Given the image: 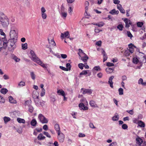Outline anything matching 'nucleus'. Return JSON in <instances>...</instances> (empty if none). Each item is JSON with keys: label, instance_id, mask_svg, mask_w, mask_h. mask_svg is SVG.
I'll return each instance as SVG.
<instances>
[{"label": "nucleus", "instance_id": "61", "mask_svg": "<svg viewBox=\"0 0 146 146\" xmlns=\"http://www.w3.org/2000/svg\"><path fill=\"white\" fill-rule=\"evenodd\" d=\"M41 13H45L46 11V10L44 7H42L41 8Z\"/></svg>", "mask_w": 146, "mask_h": 146}, {"label": "nucleus", "instance_id": "20", "mask_svg": "<svg viewBox=\"0 0 146 146\" xmlns=\"http://www.w3.org/2000/svg\"><path fill=\"white\" fill-rule=\"evenodd\" d=\"M11 57L16 62H19L20 60V59L17 58V57L14 54H12Z\"/></svg>", "mask_w": 146, "mask_h": 146}, {"label": "nucleus", "instance_id": "62", "mask_svg": "<svg viewBox=\"0 0 146 146\" xmlns=\"http://www.w3.org/2000/svg\"><path fill=\"white\" fill-rule=\"evenodd\" d=\"M0 33L1 35H3L5 36V33L3 32V30L2 29H0Z\"/></svg>", "mask_w": 146, "mask_h": 146}, {"label": "nucleus", "instance_id": "4", "mask_svg": "<svg viewBox=\"0 0 146 146\" xmlns=\"http://www.w3.org/2000/svg\"><path fill=\"white\" fill-rule=\"evenodd\" d=\"M10 39H17V35L15 30H11L10 32Z\"/></svg>", "mask_w": 146, "mask_h": 146}, {"label": "nucleus", "instance_id": "15", "mask_svg": "<svg viewBox=\"0 0 146 146\" xmlns=\"http://www.w3.org/2000/svg\"><path fill=\"white\" fill-rule=\"evenodd\" d=\"M68 35H70L69 32L68 31H66L63 33H61L60 37L61 38H64L68 37Z\"/></svg>", "mask_w": 146, "mask_h": 146}, {"label": "nucleus", "instance_id": "32", "mask_svg": "<svg viewBox=\"0 0 146 146\" xmlns=\"http://www.w3.org/2000/svg\"><path fill=\"white\" fill-rule=\"evenodd\" d=\"M10 120L11 119L9 117H4V120L5 123H7L9 121H10Z\"/></svg>", "mask_w": 146, "mask_h": 146}, {"label": "nucleus", "instance_id": "26", "mask_svg": "<svg viewBox=\"0 0 146 146\" xmlns=\"http://www.w3.org/2000/svg\"><path fill=\"white\" fill-rule=\"evenodd\" d=\"M17 121L20 123H25V120L23 119H21L20 118H18L17 119Z\"/></svg>", "mask_w": 146, "mask_h": 146}, {"label": "nucleus", "instance_id": "43", "mask_svg": "<svg viewBox=\"0 0 146 146\" xmlns=\"http://www.w3.org/2000/svg\"><path fill=\"white\" fill-rule=\"evenodd\" d=\"M66 68L68 69V71L70 70L71 69V65L69 63H67L66 65Z\"/></svg>", "mask_w": 146, "mask_h": 146}, {"label": "nucleus", "instance_id": "24", "mask_svg": "<svg viewBox=\"0 0 146 146\" xmlns=\"http://www.w3.org/2000/svg\"><path fill=\"white\" fill-rule=\"evenodd\" d=\"M113 68H107L106 69V71L108 73H112L113 72Z\"/></svg>", "mask_w": 146, "mask_h": 146}, {"label": "nucleus", "instance_id": "50", "mask_svg": "<svg viewBox=\"0 0 146 146\" xmlns=\"http://www.w3.org/2000/svg\"><path fill=\"white\" fill-rule=\"evenodd\" d=\"M122 127L123 129H125L127 128L128 126L126 124H124L122 125Z\"/></svg>", "mask_w": 146, "mask_h": 146}, {"label": "nucleus", "instance_id": "9", "mask_svg": "<svg viewBox=\"0 0 146 146\" xmlns=\"http://www.w3.org/2000/svg\"><path fill=\"white\" fill-rule=\"evenodd\" d=\"M92 90L91 89L83 88V94H90L92 93Z\"/></svg>", "mask_w": 146, "mask_h": 146}, {"label": "nucleus", "instance_id": "5", "mask_svg": "<svg viewBox=\"0 0 146 146\" xmlns=\"http://www.w3.org/2000/svg\"><path fill=\"white\" fill-rule=\"evenodd\" d=\"M54 128L57 133V134L58 135H60V136H63L64 135L62 133H60V127L59 125L58 124H56L54 125Z\"/></svg>", "mask_w": 146, "mask_h": 146}, {"label": "nucleus", "instance_id": "49", "mask_svg": "<svg viewBox=\"0 0 146 146\" xmlns=\"http://www.w3.org/2000/svg\"><path fill=\"white\" fill-rule=\"evenodd\" d=\"M106 65L108 67L113 66L114 64L113 63H111L110 62H108L107 63Z\"/></svg>", "mask_w": 146, "mask_h": 146}, {"label": "nucleus", "instance_id": "56", "mask_svg": "<svg viewBox=\"0 0 146 146\" xmlns=\"http://www.w3.org/2000/svg\"><path fill=\"white\" fill-rule=\"evenodd\" d=\"M127 36L130 38L133 37V36L131 33L129 31H127Z\"/></svg>", "mask_w": 146, "mask_h": 146}, {"label": "nucleus", "instance_id": "1", "mask_svg": "<svg viewBox=\"0 0 146 146\" xmlns=\"http://www.w3.org/2000/svg\"><path fill=\"white\" fill-rule=\"evenodd\" d=\"M0 22L3 27L7 28L9 24V19L4 13L0 12Z\"/></svg>", "mask_w": 146, "mask_h": 146}, {"label": "nucleus", "instance_id": "53", "mask_svg": "<svg viewBox=\"0 0 146 146\" xmlns=\"http://www.w3.org/2000/svg\"><path fill=\"white\" fill-rule=\"evenodd\" d=\"M64 137H58V139L60 142L62 143L64 141Z\"/></svg>", "mask_w": 146, "mask_h": 146}, {"label": "nucleus", "instance_id": "27", "mask_svg": "<svg viewBox=\"0 0 146 146\" xmlns=\"http://www.w3.org/2000/svg\"><path fill=\"white\" fill-rule=\"evenodd\" d=\"M21 45L22 49L25 50L27 48L28 44L27 43H25V44H22Z\"/></svg>", "mask_w": 146, "mask_h": 146}, {"label": "nucleus", "instance_id": "52", "mask_svg": "<svg viewBox=\"0 0 146 146\" xmlns=\"http://www.w3.org/2000/svg\"><path fill=\"white\" fill-rule=\"evenodd\" d=\"M88 108L87 106H85L84 104L83 103V110H88Z\"/></svg>", "mask_w": 146, "mask_h": 146}, {"label": "nucleus", "instance_id": "42", "mask_svg": "<svg viewBox=\"0 0 146 146\" xmlns=\"http://www.w3.org/2000/svg\"><path fill=\"white\" fill-rule=\"evenodd\" d=\"M45 90L44 89H42L40 95L41 96H43L45 95Z\"/></svg>", "mask_w": 146, "mask_h": 146}, {"label": "nucleus", "instance_id": "47", "mask_svg": "<svg viewBox=\"0 0 146 146\" xmlns=\"http://www.w3.org/2000/svg\"><path fill=\"white\" fill-rule=\"evenodd\" d=\"M41 16L43 19H46L47 17V15L45 13H41Z\"/></svg>", "mask_w": 146, "mask_h": 146}, {"label": "nucleus", "instance_id": "6", "mask_svg": "<svg viewBox=\"0 0 146 146\" xmlns=\"http://www.w3.org/2000/svg\"><path fill=\"white\" fill-rule=\"evenodd\" d=\"M17 39L13 40L9 39L8 41V45H16V43L17 42Z\"/></svg>", "mask_w": 146, "mask_h": 146}, {"label": "nucleus", "instance_id": "17", "mask_svg": "<svg viewBox=\"0 0 146 146\" xmlns=\"http://www.w3.org/2000/svg\"><path fill=\"white\" fill-rule=\"evenodd\" d=\"M9 102L11 103L15 104L16 103V101L14 100L13 97L10 96L9 97Z\"/></svg>", "mask_w": 146, "mask_h": 146}, {"label": "nucleus", "instance_id": "39", "mask_svg": "<svg viewBox=\"0 0 146 146\" xmlns=\"http://www.w3.org/2000/svg\"><path fill=\"white\" fill-rule=\"evenodd\" d=\"M31 78L32 79L34 80L35 79V75L34 74V72H31Z\"/></svg>", "mask_w": 146, "mask_h": 146}, {"label": "nucleus", "instance_id": "19", "mask_svg": "<svg viewBox=\"0 0 146 146\" xmlns=\"http://www.w3.org/2000/svg\"><path fill=\"white\" fill-rule=\"evenodd\" d=\"M30 123L32 126L35 127L36 126L37 122L35 119H34L31 121Z\"/></svg>", "mask_w": 146, "mask_h": 146}, {"label": "nucleus", "instance_id": "51", "mask_svg": "<svg viewBox=\"0 0 146 146\" xmlns=\"http://www.w3.org/2000/svg\"><path fill=\"white\" fill-rule=\"evenodd\" d=\"M96 71L100 70L101 69L99 66H96L94 67L93 68Z\"/></svg>", "mask_w": 146, "mask_h": 146}, {"label": "nucleus", "instance_id": "22", "mask_svg": "<svg viewBox=\"0 0 146 146\" xmlns=\"http://www.w3.org/2000/svg\"><path fill=\"white\" fill-rule=\"evenodd\" d=\"M57 93L59 95H61L62 96H64L65 94V92L62 90H59L57 91Z\"/></svg>", "mask_w": 146, "mask_h": 146}, {"label": "nucleus", "instance_id": "64", "mask_svg": "<svg viewBox=\"0 0 146 146\" xmlns=\"http://www.w3.org/2000/svg\"><path fill=\"white\" fill-rule=\"evenodd\" d=\"M115 9H113L110 11L109 13L112 15L115 14Z\"/></svg>", "mask_w": 146, "mask_h": 146}, {"label": "nucleus", "instance_id": "7", "mask_svg": "<svg viewBox=\"0 0 146 146\" xmlns=\"http://www.w3.org/2000/svg\"><path fill=\"white\" fill-rule=\"evenodd\" d=\"M30 54L32 56V60L34 62L36 61L37 60V59L39 58L37 57L36 55L35 54L34 51L33 50H31L30 51Z\"/></svg>", "mask_w": 146, "mask_h": 146}, {"label": "nucleus", "instance_id": "54", "mask_svg": "<svg viewBox=\"0 0 146 146\" xmlns=\"http://www.w3.org/2000/svg\"><path fill=\"white\" fill-rule=\"evenodd\" d=\"M143 82V80L142 78H140L138 81V83L139 84H142Z\"/></svg>", "mask_w": 146, "mask_h": 146}, {"label": "nucleus", "instance_id": "38", "mask_svg": "<svg viewBox=\"0 0 146 146\" xmlns=\"http://www.w3.org/2000/svg\"><path fill=\"white\" fill-rule=\"evenodd\" d=\"M118 92L119 95H122L123 94V90L122 88H119L118 90Z\"/></svg>", "mask_w": 146, "mask_h": 146}, {"label": "nucleus", "instance_id": "45", "mask_svg": "<svg viewBox=\"0 0 146 146\" xmlns=\"http://www.w3.org/2000/svg\"><path fill=\"white\" fill-rule=\"evenodd\" d=\"M25 85V83L23 81H21L19 84V86L23 87Z\"/></svg>", "mask_w": 146, "mask_h": 146}, {"label": "nucleus", "instance_id": "33", "mask_svg": "<svg viewBox=\"0 0 146 146\" xmlns=\"http://www.w3.org/2000/svg\"><path fill=\"white\" fill-rule=\"evenodd\" d=\"M130 52L128 50H125L124 53V55L126 56H128L130 55Z\"/></svg>", "mask_w": 146, "mask_h": 146}, {"label": "nucleus", "instance_id": "30", "mask_svg": "<svg viewBox=\"0 0 146 146\" xmlns=\"http://www.w3.org/2000/svg\"><path fill=\"white\" fill-rule=\"evenodd\" d=\"M119 118V117L118 115H115L112 117V119L113 121H116L118 120Z\"/></svg>", "mask_w": 146, "mask_h": 146}, {"label": "nucleus", "instance_id": "23", "mask_svg": "<svg viewBox=\"0 0 146 146\" xmlns=\"http://www.w3.org/2000/svg\"><path fill=\"white\" fill-rule=\"evenodd\" d=\"M48 41L49 43L50 44H51V45H52L53 46H56V44L53 38L51 39V40H50V41L49 39L48 38Z\"/></svg>", "mask_w": 146, "mask_h": 146}, {"label": "nucleus", "instance_id": "2", "mask_svg": "<svg viewBox=\"0 0 146 146\" xmlns=\"http://www.w3.org/2000/svg\"><path fill=\"white\" fill-rule=\"evenodd\" d=\"M39 95V93L37 91H34L33 92L32 94L34 100L35 104L36 106H37L38 104Z\"/></svg>", "mask_w": 146, "mask_h": 146}, {"label": "nucleus", "instance_id": "37", "mask_svg": "<svg viewBox=\"0 0 146 146\" xmlns=\"http://www.w3.org/2000/svg\"><path fill=\"white\" fill-rule=\"evenodd\" d=\"M62 17L65 18L67 15V13L66 12H62L60 13Z\"/></svg>", "mask_w": 146, "mask_h": 146}, {"label": "nucleus", "instance_id": "63", "mask_svg": "<svg viewBox=\"0 0 146 146\" xmlns=\"http://www.w3.org/2000/svg\"><path fill=\"white\" fill-rule=\"evenodd\" d=\"M119 11L121 13H122L124 14L125 13V11L122 7L121 9H120Z\"/></svg>", "mask_w": 146, "mask_h": 146}, {"label": "nucleus", "instance_id": "29", "mask_svg": "<svg viewBox=\"0 0 146 146\" xmlns=\"http://www.w3.org/2000/svg\"><path fill=\"white\" fill-rule=\"evenodd\" d=\"M89 104L90 106L92 107H95V105H96L95 104V102L94 101H90V102Z\"/></svg>", "mask_w": 146, "mask_h": 146}, {"label": "nucleus", "instance_id": "3", "mask_svg": "<svg viewBox=\"0 0 146 146\" xmlns=\"http://www.w3.org/2000/svg\"><path fill=\"white\" fill-rule=\"evenodd\" d=\"M38 118L42 123H47L48 122V119L42 114L38 115Z\"/></svg>", "mask_w": 146, "mask_h": 146}, {"label": "nucleus", "instance_id": "12", "mask_svg": "<svg viewBox=\"0 0 146 146\" xmlns=\"http://www.w3.org/2000/svg\"><path fill=\"white\" fill-rule=\"evenodd\" d=\"M2 40L3 42V47L5 49L7 46L8 41L5 36L2 38Z\"/></svg>", "mask_w": 146, "mask_h": 146}, {"label": "nucleus", "instance_id": "25", "mask_svg": "<svg viewBox=\"0 0 146 146\" xmlns=\"http://www.w3.org/2000/svg\"><path fill=\"white\" fill-rule=\"evenodd\" d=\"M138 124L139 126L142 127H143L145 126V124L144 123L141 121L138 122Z\"/></svg>", "mask_w": 146, "mask_h": 146}, {"label": "nucleus", "instance_id": "31", "mask_svg": "<svg viewBox=\"0 0 146 146\" xmlns=\"http://www.w3.org/2000/svg\"><path fill=\"white\" fill-rule=\"evenodd\" d=\"M94 25L98 26V27H101L104 25V24L103 22H101L100 23H96Z\"/></svg>", "mask_w": 146, "mask_h": 146}, {"label": "nucleus", "instance_id": "60", "mask_svg": "<svg viewBox=\"0 0 146 146\" xmlns=\"http://www.w3.org/2000/svg\"><path fill=\"white\" fill-rule=\"evenodd\" d=\"M117 145V143L114 142L110 144V146H116Z\"/></svg>", "mask_w": 146, "mask_h": 146}, {"label": "nucleus", "instance_id": "18", "mask_svg": "<svg viewBox=\"0 0 146 146\" xmlns=\"http://www.w3.org/2000/svg\"><path fill=\"white\" fill-rule=\"evenodd\" d=\"M85 13H84V15L85 17L87 18H88L89 17L90 15L88 13H87V11L88 10V6H86L85 7Z\"/></svg>", "mask_w": 146, "mask_h": 146}, {"label": "nucleus", "instance_id": "57", "mask_svg": "<svg viewBox=\"0 0 146 146\" xmlns=\"http://www.w3.org/2000/svg\"><path fill=\"white\" fill-rule=\"evenodd\" d=\"M126 112L129 113L131 115H133L134 113L133 111V110H127Z\"/></svg>", "mask_w": 146, "mask_h": 146}, {"label": "nucleus", "instance_id": "48", "mask_svg": "<svg viewBox=\"0 0 146 146\" xmlns=\"http://www.w3.org/2000/svg\"><path fill=\"white\" fill-rule=\"evenodd\" d=\"M59 68L62 69V70L66 71H68V69L62 66H60L59 67Z\"/></svg>", "mask_w": 146, "mask_h": 146}, {"label": "nucleus", "instance_id": "21", "mask_svg": "<svg viewBox=\"0 0 146 146\" xmlns=\"http://www.w3.org/2000/svg\"><path fill=\"white\" fill-rule=\"evenodd\" d=\"M0 92L2 94H5L8 92V90L6 88H3L1 89Z\"/></svg>", "mask_w": 146, "mask_h": 146}, {"label": "nucleus", "instance_id": "55", "mask_svg": "<svg viewBox=\"0 0 146 146\" xmlns=\"http://www.w3.org/2000/svg\"><path fill=\"white\" fill-rule=\"evenodd\" d=\"M43 129L45 130L46 131L48 130V126L46 125H44L43 127Z\"/></svg>", "mask_w": 146, "mask_h": 146}, {"label": "nucleus", "instance_id": "40", "mask_svg": "<svg viewBox=\"0 0 146 146\" xmlns=\"http://www.w3.org/2000/svg\"><path fill=\"white\" fill-rule=\"evenodd\" d=\"M83 67H84L85 69H88L89 68V66L87 64L86 62L84 63V64H83Z\"/></svg>", "mask_w": 146, "mask_h": 146}, {"label": "nucleus", "instance_id": "46", "mask_svg": "<svg viewBox=\"0 0 146 146\" xmlns=\"http://www.w3.org/2000/svg\"><path fill=\"white\" fill-rule=\"evenodd\" d=\"M29 110L30 112L32 113L33 110V108L31 106H29Z\"/></svg>", "mask_w": 146, "mask_h": 146}, {"label": "nucleus", "instance_id": "13", "mask_svg": "<svg viewBox=\"0 0 146 146\" xmlns=\"http://www.w3.org/2000/svg\"><path fill=\"white\" fill-rule=\"evenodd\" d=\"M102 53L103 55L104 59L103 62H105L108 59V56L105 51L104 49H102Z\"/></svg>", "mask_w": 146, "mask_h": 146}, {"label": "nucleus", "instance_id": "11", "mask_svg": "<svg viewBox=\"0 0 146 146\" xmlns=\"http://www.w3.org/2000/svg\"><path fill=\"white\" fill-rule=\"evenodd\" d=\"M37 59V60L35 62L37 63L39 65L41 66L43 68H44L45 69H47V68L45 64H43L42 62L41 61L39 58H38Z\"/></svg>", "mask_w": 146, "mask_h": 146}, {"label": "nucleus", "instance_id": "34", "mask_svg": "<svg viewBox=\"0 0 146 146\" xmlns=\"http://www.w3.org/2000/svg\"><path fill=\"white\" fill-rule=\"evenodd\" d=\"M112 81V80L109 79L108 82L109 84H110V87L112 88H113V82Z\"/></svg>", "mask_w": 146, "mask_h": 146}, {"label": "nucleus", "instance_id": "8", "mask_svg": "<svg viewBox=\"0 0 146 146\" xmlns=\"http://www.w3.org/2000/svg\"><path fill=\"white\" fill-rule=\"evenodd\" d=\"M124 21L125 23V27L126 28H129L130 25L131 24V22L130 20H129L127 18L122 19Z\"/></svg>", "mask_w": 146, "mask_h": 146}, {"label": "nucleus", "instance_id": "59", "mask_svg": "<svg viewBox=\"0 0 146 146\" xmlns=\"http://www.w3.org/2000/svg\"><path fill=\"white\" fill-rule=\"evenodd\" d=\"M5 101L4 98L1 96V97H0V102L4 103Z\"/></svg>", "mask_w": 146, "mask_h": 146}, {"label": "nucleus", "instance_id": "58", "mask_svg": "<svg viewBox=\"0 0 146 146\" xmlns=\"http://www.w3.org/2000/svg\"><path fill=\"white\" fill-rule=\"evenodd\" d=\"M101 44L102 42L101 41H98L96 43V45L99 46H101Z\"/></svg>", "mask_w": 146, "mask_h": 146}, {"label": "nucleus", "instance_id": "41", "mask_svg": "<svg viewBox=\"0 0 146 146\" xmlns=\"http://www.w3.org/2000/svg\"><path fill=\"white\" fill-rule=\"evenodd\" d=\"M143 24L142 22H138L137 23V25L138 27H141L143 25Z\"/></svg>", "mask_w": 146, "mask_h": 146}, {"label": "nucleus", "instance_id": "28", "mask_svg": "<svg viewBox=\"0 0 146 146\" xmlns=\"http://www.w3.org/2000/svg\"><path fill=\"white\" fill-rule=\"evenodd\" d=\"M79 52L78 53V54L79 56V58L81 60H82V57L81 56L80 54L82 53V50L81 49H78Z\"/></svg>", "mask_w": 146, "mask_h": 146}, {"label": "nucleus", "instance_id": "14", "mask_svg": "<svg viewBox=\"0 0 146 146\" xmlns=\"http://www.w3.org/2000/svg\"><path fill=\"white\" fill-rule=\"evenodd\" d=\"M89 58L83 52V62H86Z\"/></svg>", "mask_w": 146, "mask_h": 146}, {"label": "nucleus", "instance_id": "16", "mask_svg": "<svg viewBox=\"0 0 146 146\" xmlns=\"http://www.w3.org/2000/svg\"><path fill=\"white\" fill-rule=\"evenodd\" d=\"M136 143L139 146L143 143V140L140 137H137L136 139Z\"/></svg>", "mask_w": 146, "mask_h": 146}, {"label": "nucleus", "instance_id": "35", "mask_svg": "<svg viewBox=\"0 0 146 146\" xmlns=\"http://www.w3.org/2000/svg\"><path fill=\"white\" fill-rule=\"evenodd\" d=\"M133 62L134 63L137 64L139 60L137 58H134L133 59Z\"/></svg>", "mask_w": 146, "mask_h": 146}, {"label": "nucleus", "instance_id": "10", "mask_svg": "<svg viewBox=\"0 0 146 146\" xmlns=\"http://www.w3.org/2000/svg\"><path fill=\"white\" fill-rule=\"evenodd\" d=\"M8 49L10 51L13 52L14 50L16 48L17 45H8Z\"/></svg>", "mask_w": 146, "mask_h": 146}, {"label": "nucleus", "instance_id": "44", "mask_svg": "<svg viewBox=\"0 0 146 146\" xmlns=\"http://www.w3.org/2000/svg\"><path fill=\"white\" fill-rule=\"evenodd\" d=\"M65 11V9L63 5L62 4L61 6V8L60 10L61 13L62 12H64Z\"/></svg>", "mask_w": 146, "mask_h": 146}, {"label": "nucleus", "instance_id": "36", "mask_svg": "<svg viewBox=\"0 0 146 146\" xmlns=\"http://www.w3.org/2000/svg\"><path fill=\"white\" fill-rule=\"evenodd\" d=\"M117 28L120 31H121L123 30V26L122 24H119L117 26Z\"/></svg>", "mask_w": 146, "mask_h": 146}]
</instances>
